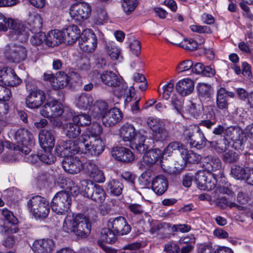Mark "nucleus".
<instances>
[{
  "mask_svg": "<svg viewBox=\"0 0 253 253\" xmlns=\"http://www.w3.org/2000/svg\"><path fill=\"white\" fill-rule=\"evenodd\" d=\"M58 156L64 157L62 165L63 168L67 172L75 174L79 173L83 168L82 162L76 156H72L79 151V146L73 140L64 142L56 148Z\"/></svg>",
  "mask_w": 253,
  "mask_h": 253,
  "instance_id": "obj_1",
  "label": "nucleus"
},
{
  "mask_svg": "<svg viewBox=\"0 0 253 253\" xmlns=\"http://www.w3.org/2000/svg\"><path fill=\"white\" fill-rule=\"evenodd\" d=\"M102 133L101 126L98 124H94L89 129L83 133L81 140L84 145L86 153L97 156L103 152L105 143L100 136Z\"/></svg>",
  "mask_w": 253,
  "mask_h": 253,
  "instance_id": "obj_2",
  "label": "nucleus"
},
{
  "mask_svg": "<svg viewBox=\"0 0 253 253\" xmlns=\"http://www.w3.org/2000/svg\"><path fill=\"white\" fill-rule=\"evenodd\" d=\"M91 225L89 219L82 214H69L64 219L63 230L67 233H74L81 237L87 236L90 232Z\"/></svg>",
  "mask_w": 253,
  "mask_h": 253,
  "instance_id": "obj_3",
  "label": "nucleus"
},
{
  "mask_svg": "<svg viewBox=\"0 0 253 253\" xmlns=\"http://www.w3.org/2000/svg\"><path fill=\"white\" fill-rule=\"evenodd\" d=\"M102 82L107 85L118 88V95H126V102H129L132 98V90L134 87L131 86L129 89L126 84L122 83L117 75L112 71H106L100 75Z\"/></svg>",
  "mask_w": 253,
  "mask_h": 253,
  "instance_id": "obj_4",
  "label": "nucleus"
},
{
  "mask_svg": "<svg viewBox=\"0 0 253 253\" xmlns=\"http://www.w3.org/2000/svg\"><path fill=\"white\" fill-rule=\"evenodd\" d=\"M14 138L17 143V146L7 142V147L14 150H18L28 154L31 151L29 146L34 144V139L33 134L27 129L22 128L17 129L14 136Z\"/></svg>",
  "mask_w": 253,
  "mask_h": 253,
  "instance_id": "obj_5",
  "label": "nucleus"
},
{
  "mask_svg": "<svg viewBox=\"0 0 253 253\" xmlns=\"http://www.w3.org/2000/svg\"><path fill=\"white\" fill-rule=\"evenodd\" d=\"M27 206L30 212L37 219L46 218L50 211L49 202L45 198L40 196L31 197L27 202Z\"/></svg>",
  "mask_w": 253,
  "mask_h": 253,
  "instance_id": "obj_6",
  "label": "nucleus"
},
{
  "mask_svg": "<svg viewBox=\"0 0 253 253\" xmlns=\"http://www.w3.org/2000/svg\"><path fill=\"white\" fill-rule=\"evenodd\" d=\"M148 126L153 131L152 139L154 141H163L169 137V131L166 128L164 121L154 117H149L147 121Z\"/></svg>",
  "mask_w": 253,
  "mask_h": 253,
  "instance_id": "obj_7",
  "label": "nucleus"
},
{
  "mask_svg": "<svg viewBox=\"0 0 253 253\" xmlns=\"http://www.w3.org/2000/svg\"><path fill=\"white\" fill-rule=\"evenodd\" d=\"M3 53L8 61L18 63L26 58L27 51L23 46L11 43L5 45Z\"/></svg>",
  "mask_w": 253,
  "mask_h": 253,
  "instance_id": "obj_8",
  "label": "nucleus"
},
{
  "mask_svg": "<svg viewBox=\"0 0 253 253\" xmlns=\"http://www.w3.org/2000/svg\"><path fill=\"white\" fill-rule=\"evenodd\" d=\"M72 198L66 192L61 191L57 192L51 203L52 210L58 214H63L70 209Z\"/></svg>",
  "mask_w": 253,
  "mask_h": 253,
  "instance_id": "obj_9",
  "label": "nucleus"
},
{
  "mask_svg": "<svg viewBox=\"0 0 253 253\" xmlns=\"http://www.w3.org/2000/svg\"><path fill=\"white\" fill-rule=\"evenodd\" d=\"M26 89L29 91L26 98V104L28 107L34 109L41 106L45 99L44 92L37 87H32L29 84L26 85Z\"/></svg>",
  "mask_w": 253,
  "mask_h": 253,
  "instance_id": "obj_10",
  "label": "nucleus"
},
{
  "mask_svg": "<svg viewBox=\"0 0 253 253\" xmlns=\"http://www.w3.org/2000/svg\"><path fill=\"white\" fill-rule=\"evenodd\" d=\"M184 135L188 138L190 144L193 147L200 149L205 146L206 139L198 127L194 126L186 129Z\"/></svg>",
  "mask_w": 253,
  "mask_h": 253,
  "instance_id": "obj_11",
  "label": "nucleus"
},
{
  "mask_svg": "<svg viewBox=\"0 0 253 253\" xmlns=\"http://www.w3.org/2000/svg\"><path fill=\"white\" fill-rule=\"evenodd\" d=\"M91 8L85 2H76L73 4L70 8L71 17L78 22L87 19L90 16Z\"/></svg>",
  "mask_w": 253,
  "mask_h": 253,
  "instance_id": "obj_12",
  "label": "nucleus"
},
{
  "mask_svg": "<svg viewBox=\"0 0 253 253\" xmlns=\"http://www.w3.org/2000/svg\"><path fill=\"white\" fill-rule=\"evenodd\" d=\"M97 41V37L92 30H85L80 37L79 45L83 51L90 53L96 48Z\"/></svg>",
  "mask_w": 253,
  "mask_h": 253,
  "instance_id": "obj_13",
  "label": "nucleus"
},
{
  "mask_svg": "<svg viewBox=\"0 0 253 253\" xmlns=\"http://www.w3.org/2000/svg\"><path fill=\"white\" fill-rule=\"evenodd\" d=\"M195 179L198 187L201 190L210 191L215 187L216 180L213 175L206 170L198 171Z\"/></svg>",
  "mask_w": 253,
  "mask_h": 253,
  "instance_id": "obj_14",
  "label": "nucleus"
},
{
  "mask_svg": "<svg viewBox=\"0 0 253 253\" xmlns=\"http://www.w3.org/2000/svg\"><path fill=\"white\" fill-rule=\"evenodd\" d=\"M0 82L5 85L14 86L20 84L22 82L11 68L4 67L0 70Z\"/></svg>",
  "mask_w": 253,
  "mask_h": 253,
  "instance_id": "obj_15",
  "label": "nucleus"
},
{
  "mask_svg": "<svg viewBox=\"0 0 253 253\" xmlns=\"http://www.w3.org/2000/svg\"><path fill=\"white\" fill-rule=\"evenodd\" d=\"M6 26L7 29L8 28L12 30L13 32L18 36V38L19 40L22 42L27 40L29 33H28V28L24 24L18 20L8 18Z\"/></svg>",
  "mask_w": 253,
  "mask_h": 253,
  "instance_id": "obj_16",
  "label": "nucleus"
},
{
  "mask_svg": "<svg viewBox=\"0 0 253 253\" xmlns=\"http://www.w3.org/2000/svg\"><path fill=\"white\" fill-rule=\"evenodd\" d=\"M31 248L34 253H52L55 248V243L50 239L36 240Z\"/></svg>",
  "mask_w": 253,
  "mask_h": 253,
  "instance_id": "obj_17",
  "label": "nucleus"
},
{
  "mask_svg": "<svg viewBox=\"0 0 253 253\" xmlns=\"http://www.w3.org/2000/svg\"><path fill=\"white\" fill-rule=\"evenodd\" d=\"M84 167L88 174L95 182L102 183L105 181V177L104 173L95 162L87 161L84 164Z\"/></svg>",
  "mask_w": 253,
  "mask_h": 253,
  "instance_id": "obj_18",
  "label": "nucleus"
},
{
  "mask_svg": "<svg viewBox=\"0 0 253 253\" xmlns=\"http://www.w3.org/2000/svg\"><path fill=\"white\" fill-rule=\"evenodd\" d=\"M108 227L112 228L116 233L121 235L128 233L131 228L126 222V219L122 216H119L114 219L113 221H109Z\"/></svg>",
  "mask_w": 253,
  "mask_h": 253,
  "instance_id": "obj_19",
  "label": "nucleus"
},
{
  "mask_svg": "<svg viewBox=\"0 0 253 253\" xmlns=\"http://www.w3.org/2000/svg\"><path fill=\"white\" fill-rule=\"evenodd\" d=\"M112 156L116 160L126 163L133 161L134 156L128 148L124 147H116L111 151Z\"/></svg>",
  "mask_w": 253,
  "mask_h": 253,
  "instance_id": "obj_20",
  "label": "nucleus"
},
{
  "mask_svg": "<svg viewBox=\"0 0 253 253\" xmlns=\"http://www.w3.org/2000/svg\"><path fill=\"white\" fill-rule=\"evenodd\" d=\"M39 141L43 149H52L55 144V138L53 133L46 129H42L40 131Z\"/></svg>",
  "mask_w": 253,
  "mask_h": 253,
  "instance_id": "obj_21",
  "label": "nucleus"
},
{
  "mask_svg": "<svg viewBox=\"0 0 253 253\" xmlns=\"http://www.w3.org/2000/svg\"><path fill=\"white\" fill-rule=\"evenodd\" d=\"M51 149H43L41 153L38 154H31L27 158L28 161L32 163L40 160L43 163L46 164H51L55 160V158L51 153Z\"/></svg>",
  "mask_w": 253,
  "mask_h": 253,
  "instance_id": "obj_22",
  "label": "nucleus"
},
{
  "mask_svg": "<svg viewBox=\"0 0 253 253\" xmlns=\"http://www.w3.org/2000/svg\"><path fill=\"white\" fill-rule=\"evenodd\" d=\"M194 88L193 81L189 79H184L178 81L175 85L176 91L181 96L191 94Z\"/></svg>",
  "mask_w": 253,
  "mask_h": 253,
  "instance_id": "obj_23",
  "label": "nucleus"
},
{
  "mask_svg": "<svg viewBox=\"0 0 253 253\" xmlns=\"http://www.w3.org/2000/svg\"><path fill=\"white\" fill-rule=\"evenodd\" d=\"M63 42H65V41L62 31L51 30L46 36V44L48 46L54 47Z\"/></svg>",
  "mask_w": 253,
  "mask_h": 253,
  "instance_id": "obj_24",
  "label": "nucleus"
},
{
  "mask_svg": "<svg viewBox=\"0 0 253 253\" xmlns=\"http://www.w3.org/2000/svg\"><path fill=\"white\" fill-rule=\"evenodd\" d=\"M179 152L181 158L185 163L197 164L200 162L202 159L200 155L192 150H188L184 146L181 147Z\"/></svg>",
  "mask_w": 253,
  "mask_h": 253,
  "instance_id": "obj_25",
  "label": "nucleus"
},
{
  "mask_svg": "<svg viewBox=\"0 0 253 253\" xmlns=\"http://www.w3.org/2000/svg\"><path fill=\"white\" fill-rule=\"evenodd\" d=\"M235 94L233 92L228 91L224 87H220L217 91L216 102L220 109H226L228 106V97L233 98Z\"/></svg>",
  "mask_w": 253,
  "mask_h": 253,
  "instance_id": "obj_26",
  "label": "nucleus"
},
{
  "mask_svg": "<svg viewBox=\"0 0 253 253\" xmlns=\"http://www.w3.org/2000/svg\"><path fill=\"white\" fill-rule=\"evenodd\" d=\"M101 119L105 126H112L119 122L123 118L122 112H104Z\"/></svg>",
  "mask_w": 253,
  "mask_h": 253,
  "instance_id": "obj_27",
  "label": "nucleus"
},
{
  "mask_svg": "<svg viewBox=\"0 0 253 253\" xmlns=\"http://www.w3.org/2000/svg\"><path fill=\"white\" fill-rule=\"evenodd\" d=\"M168 187V181L166 178L162 175L156 176L152 183V189L159 195L164 194L167 190Z\"/></svg>",
  "mask_w": 253,
  "mask_h": 253,
  "instance_id": "obj_28",
  "label": "nucleus"
},
{
  "mask_svg": "<svg viewBox=\"0 0 253 253\" xmlns=\"http://www.w3.org/2000/svg\"><path fill=\"white\" fill-rule=\"evenodd\" d=\"M64 34L65 42L71 44L76 42L80 38V30L76 25H73L68 26L62 30Z\"/></svg>",
  "mask_w": 253,
  "mask_h": 253,
  "instance_id": "obj_29",
  "label": "nucleus"
},
{
  "mask_svg": "<svg viewBox=\"0 0 253 253\" xmlns=\"http://www.w3.org/2000/svg\"><path fill=\"white\" fill-rule=\"evenodd\" d=\"M120 135L124 141L131 142L137 135L136 134L134 126L127 124L123 126L120 128Z\"/></svg>",
  "mask_w": 253,
  "mask_h": 253,
  "instance_id": "obj_30",
  "label": "nucleus"
},
{
  "mask_svg": "<svg viewBox=\"0 0 253 253\" xmlns=\"http://www.w3.org/2000/svg\"><path fill=\"white\" fill-rule=\"evenodd\" d=\"M203 161L209 171H215L221 168V162L217 157L209 155L205 157Z\"/></svg>",
  "mask_w": 253,
  "mask_h": 253,
  "instance_id": "obj_31",
  "label": "nucleus"
},
{
  "mask_svg": "<svg viewBox=\"0 0 253 253\" xmlns=\"http://www.w3.org/2000/svg\"><path fill=\"white\" fill-rule=\"evenodd\" d=\"M87 197L96 202L102 203L105 199L106 193L99 185H94L92 190L88 191Z\"/></svg>",
  "mask_w": 253,
  "mask_h": 253,
  "instance_id": "obj_32",
  "label": "nucleus"
},
{
  "mask_svg": "<svg viewBox=\"0 0 253 253\" xmlns=\"http://www.w3.org/2000/svg\"><path fill=\"white\" fill-rule=\"evenodd\" d=\"M162 154V152L159 149L150 150L144 155L143 162L147 165H153L161 158Z\"/></svg>",
  "mask_w": 253,
  "mask_h": 253,
  "instance_id": "obj_33",
  "label": "nucleus"
},
{
  "mask_svg": "<svg viewBox=\"0 0 253 253\" xmlns=\"http://www.w3.org/2000/svg\"><path fill=\"white\" fill-rule=\"evenodd\" d=\"M146 138L144 135L138 134L130 145L131 148L135 149L139 153L145 152L148 149V145L145 143Z\"/></svg>",
  "mask_w": 253,
  "mask_h": 253,
  "instance_id": "obj_34",
  "label": "nucleus"
},
{
  "mask_svg": "<svg viewBox=\"0 0 253 253\" xmlns=\"http://www.w3.org/2000/svg\"><path fill=\"white\" fill-rule=\"evenodd\" d=\"M69 81L68 75L64 72H60L55 76V83L52 84V87L55 90L63 88L68 84Z\"/></svg>",
  "mask_w": 253,
  "mask_h": 253,
  "instance_id": "obj_35",
  "label": "nucleus"
},
{
  "mask_svg": "<svg viewBox=\"0 0 253 253\" xmlns=\"http://www.w3.org/2000/svg\"><path fill=\"white\" fill-rule=\"evenodd\" d=\"M100 239L108 244H113L117 240L116 233L109 227L104 228L101 231Z\"/></svg>",
  "mask_w": 253,
  "mask_h": 253,
  "instance_id": "obj_36",
  "label": "nucleus"
},
{
  "mask_svg": "<svg viewBox=\"0 0 253 253\" xmlns=\"http://www.w3.org/2000/svg\"><path fill=\"white\" fill-rule=\"evenodd\" d=\"M123 186L118 180L112 179L107 183V189L114 196H119L122 192Z\"/></svg>",
  "mask_w": 253,
  "mask_h": 253,
  "instance_id": "obj_37",
  "label": "nucleus"
},
{
  "mask_svg": "<svg viewBox=\"0 0 253 253\" xmlns=\"http://www.w3.org/2000/svg\"><path fill=\"white\" fill-rule=\"evenodd\" d=\"M93 102L92 97L86 94H82L78 98L77 106L79 109L83 110L89 109V107Z\"/></svg>",
  "mask_w": 253,
  "mask_h": 253,
  "instance_id": "obj_38",
  "label": "nucleus"
},
{
  "mask_svg": "<svg viewBox=\"0 0 253 253\" xmlns=\"http://www.w3.org/2000/svg\"><path fill=\"white\" fill-rule=\"evenodd\" d=\"M211 146L217 153H225L230 147V142L227 139H224L218 141L211 142Z\"/></svg>",
  "mask_w": 253,
  "mask_h": 253,
  "instance_id": "obj_39",
  "label": "nucleus"
},
{
  "mask_svg": "<svg viewBox=\"0 0 253 253\" xmlns=\"http://www.w3.org/2000/svg\"><path fill=\"white\" fill-rule=\"evenodd\" d=\"M65 133L70 138H76L78 137L81 132L80 126L75 124L69 123L66 125L64 127Z\"/></svg>",
  "mask_w": 253,
  "mask_h": 253,
  "instance_id": "obj_40",
  "label": "nucleus"
},
{
  "mask_svg": "<svg viewBox=\"0 0 253 253\" xmlns=\"http://www.w3.org/2000/svg\"><path fill=\"white\" fill-rule=\"evenodd\" d=\"M73 122L79 126H85L91 123V118L86 113H81L73 117Z\"/></svg>",
  "mask_w": 253,
  "mask_h": 253,
  "instance_id": "obj_41",
  "label": "nucleus"
},
{
  "mask_svg": "<svg viewBox=\"0 0 253 253\" xmlns=\"http://www.w3.org/2000/svg\"><path fill=\"white\" fill-rule=\"evenodd\" d=\"M43 107L51 111H67L68 109L67 106H64L62 103L55 100L46 102Z\"/></svg>",
  "mask_w": 253,
  "mask_h": 253,
  "instance_id": "obj_42",
  "label": "nucleus"
},
{
  "mask_svg": "<svg viewBox=\"0 0 253 253\" xmlns=\"http://www.w3.org/2000/svg\"><path fill=\"white\" fill-rule=\"evenodd\" d=\"M108 55L113 60L118 59L121 53V50L114 42H109L106 45Z\"/></svg>",
  "mask_w": 253,
  "mask_h": 253,
  "instance_id": "obj_43",
  "label": "nucleus"
},
{
  "mask_svg": "<svg viewBox=\"0 0 253 253\" xmlns=\"http://www.w3.org/2000/svg\"><path fill=\"white\" fill-rule=\"evenodd\" d=\"M42 26V19L39 16H36L29 23L28 31H30L32 33L41 32Z\"/></svg>",
  "mask_w": 253,
  "mask_h": 253,
  "instance_id": "obj_44",
  "label": "nucleus"
},
{
  "mask_svg": "<svg viewBox=\"0 0 253 253\" xmlns=\"http://www.w3.org/2000/svg\"><path fill=\"white\" fill-rule=\"evenodd\" d=\"M239 154L237 150L229 149L223 155V160L226 163H232L235 162L239 158Z\"/></svg>",
  "mask_w": 253,
  "mask_h": 253,
  "instance_id": "obj_45",
  "label": "nucleus"
},
{
  "mask_svg": "<svg viewBox=\"0 0 253 253\" xmlns=\"http://www.w3.org/2000/svg\"><path fill=\"white\" fill-rule=\"evenodd\" d=\"M247 169L237 165H233L231 169V175L236 179H244Z\"/></svg>",
  "mask_w": 253,
  "mask_h": 253,
  "instance_id": "obj_46",
  "label": "nucleus"
},
{
  "mask_svg": "<svg viewBox=\"0 0 253 253\" xmlns=\"http://www.w3.org/2000/svg\"><path fill=\"white\" fill-rule=\"evenodd\" d=\"M154 109L159 110L166 109V107L161 102L157 103L156 99H151L146 101L143 105L142 109L144 110H153Z\"/></svg>",
  "mask_w": 253,
  "mask_h": 253,
  "instance_id": "obj_47",
  "label": "nucleus"
},
{
  "mask_svg": "<svg viewBox=\"0 0 253 253\" xmlns=\"http://www.w3.org/2000/svg\"><path fill=\"white\" fill-rule=\"evenodd\" d=\"M66 190L64 191L69 194V193L73 197H76L81 193L80 187L76 185L72 180L68 179L66 181Z\"/></svg>",
  "mask_w": 253,
  "mask_h": 253,
  "instance_id": "obj_48",
  "label": "nucleus"
},
{
  "mask_svg": "<svg viewBox=\"0 0 253 253\" xmlns=\"http://www.w3.org/2000/svg\"><path fill=\"white\" fill-rule=\"evenodd\" d=\"M183 147L182 145L178 142H172L169 144V145L165 148L162 154L164 155L170 156L173 152L178 150L181 149V147Z\"/></svg>",
  "mask_w": 253,
  "mask_h": 253,
  "instance_id": "obj_49",
  "label": "nucleus"
},
{
  "mask_svg": "<svg viewBox=\"0 0 253 253\" xmlns=\"http://www.w3.org/2000/svg\"><path fill=\"white\" fill-rule=\"evenodd\" d=\"M184 102L183 96L181 95H173L171 98V104L173 106L172 109L180 111L182 109Z\"/></svg>",
  "mask_w": 253,
  "mask_h": 253,
  "instance_id": "obj_50",
  "label": "nucleus"
},
{
  "mask_svg": "<svg viewBox=\"0 0 253 253\" xmlns=\"http://www.w3.org/2000/svg\"><path fill=\"white\" fill-rule=\"evenodd\" d=\"M34 34V35L32 36L30 40V42L33 45H38L41 44L44 42H46V36L44 33L39 32Z\"/></svg>",
  "mask_w": 253,
  "mask_h": 253,
  "instance_id": "obj_51",
  "label": "nucleus"
},
{
  "mask_svg": "<svg viewBox=\"0 0 253 253\" xmlns=\"http://www.w3.org/2000/svg\"><path fill=\"white\" fill-rule=\"evenodd\" d=\"M122 4L125 12L128 15L134 11L137 6L138 3L136 0H123Z\"/></svg>",
  "mask_w": 253,
  "mask_h": 253,
  "instance_id": "obj_52",
  "label": "nucleus"
},
{
  "mask_svg": "<svg viewBox=\"0 0 253 253\" xmlns=\"http://www.w3.org/2000/svg\"><path fill=\"white\" fill-rule=\"evenodd\" d=\"M94 109L98 111H120V109L115 106L109 109L108 103L103 100H98L94 105Z\"/></svg>",
  "mask_w": 253,
  "mask_h": 253,
  "instance_id": "obj_53",
  "label": "nucleus"
},
{
  "mask_svg": "<svg viewBox=\"0 0 253 253\" xmlns=\"http://www.w3.org/2000/svg\"><path fill=\"white\" fill-rule=\"evenodd\" d=\"M197 42L192 39H183L180 44V47L189 50H195L197 48Z\"/></svg>",
  "mask_w": 253,
  "mask_h": 253,
  "instance_id": "obj_54",
  "label": "nucleus"
},
{
  "mask_svg": "<svg viewBox=\"0 0 253 253\" xmlns=\"http://www.w3.org/2000/svg\"><path fill=\"white\" fill-rule=\"evenodd\" d=\"M239 131V130L235 128L234 127H233L232 126L228 127L226 129H225V134L229 137V138L232 140H235L236 144H241L240 147L239 148L240 149H242V145H243V143L241 142L240 140H237V139L236 138V137L234 136L235 133H236L237 134L238 131Z\"/></svg>",
  "mask_w": 253,
  "mask_h": 253,
  "instance_id": "obj_55",
  "label": "nucleus"
},
{
  "mask_svg": "<svg viewBox=\"0 0 253 253\" xmlns=\"http://www.w3.org/2000/svg\"><path fill=\"white\" fill-rule=\"evenodd\" d=\"M94 185L88 180H83L80 183V188L84 195L85 197L87 196V193L89 190H91Z\"/></svg>",
  "mask_w": 253,
  "mask_h": 253,
  "instance_id": "obj_56",
  "label": "nucleus"
},
{
  "mask_svg": "<svg viewBox=\"0 0 253 253\" xmlns=\"http://www.w3.org/2000/svg\"><path fill=\"white\" fill-rule=\"evenodd\" d=\"M183 40L182 35L176 31H174L169 36V40H167V42L171 44L179 46Z\"/></svg>",
  "mask_w": 253,
  "mask_h": 253,
  "instance_id": "obj_57",
  "label": "nucleus"
},
{
  "mask_svg": "<svg viewBox=\"0 0 253 253\" xmlns=\"http://www.w3.org/2000/svg\"><path fill=\"white\" fill-rule=\"evenodd\" d=\"M199 94L202 96L210 97L211 92V86L206 84L202 83L197 87Z\"/></svg>",
  "mask_w": 253,
  "mask_h": 253,
  "instance_id": "obj_58",
  "label": "nucleus"
},
{
  "mask_svg": "<svg viewBox=\"0 0 253 253\" xmlns=\"http://www.w3.org/2000/svg\"><path fill=\"white\" fill-rule=\"evenodd\" d=\"M193 62L190 60H186L181 62L176 67V71L178 73H181L192 70Z\"/></svg>",
  "mask_w": 253,
  "mask_h": 253,
  "instance_id": "obj_59",
  "label": "nucleus"
},
{
  "mask_svg": "<svg viewBox=\"0 0 253 253\" xmlns=\"http://www.w3.org/2000/svg\"><path fill=\"white\" fill-rule=\"evenodd\" d=\"M129 47L132 53L138 55L141 51V43L137 40L134 39L129 44Z\"/></svg>",
  "mask_w": 253,
  "mask_h": 253,
  "instance_id": "obj_60",
  "label": "nucleus"
},
{
  "mask_svg": "<svg viewBox=\"0 0 253 253\" xmlns=\"http://www.w3.org/2000/svg\"><path fill=\"white\" fill-rule=\"evenodd\" d=\"M2 214L6 219L12 224H16L17 223V218L14 216L13 213L7 209H3Z\"/></svg>",
  "mask_w": 253,
  "mask_h": 253,
  "instance_id": "obj_61",
  "label": "nucleus"
},
{
  "mask_svg": "<svg viewBox=\"0 0 253 253\" xmlns=\"http://www.w3.org/2000/svg\"><path fill=\"white\" fill-rule=\"evenodd\" d=\"M128 208L130 212L135 215L141 214L144 211L142 206L136 203L129 204L128 206Z\"/></svg>",
  "mask_w": 253,
  "mask_h": 253,
  "instance_id": "obj_62",
  "label": "nucleus"
},
{
  "mask_svg": "<svg viewBox=\"0 0 253 253\" xmlns=\"http://www.w3.org/2000/svg\"><path fill=\"white\" fill-rule=\"evenodd\" d=\"M191 31L199 33H211V28L207 26H199L193 25L190 26Z\"/></svg>",
  "mask_w": 253,
  "mask_h": 253,
  "instance_id": "obj_63",
  "label": "nucleus"
},
{
  "mask_svg": "<svg viewBox=\"0 0 253 253\" xmlns=\"http://www.w3.org/2000/svg\"><path fill=\"white\" fill-rule=\"evenodd\" d=\"M165 250L168 253H178L180 248L175 243L170 242L165 245Z\"/></svg>",
  "mask_w": 253,
  "mask_h": 253,
  "instance_id": "obj_64",
  "label": "nucleus"
}]
</instances>
